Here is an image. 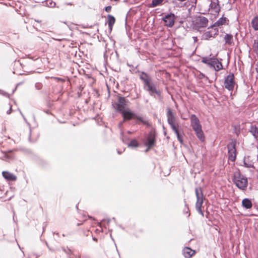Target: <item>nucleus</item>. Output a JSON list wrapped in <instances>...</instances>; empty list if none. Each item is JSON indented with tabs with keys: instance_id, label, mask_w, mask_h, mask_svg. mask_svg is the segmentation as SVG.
<instances>
[{
	"instance_id": "nucleus-1",
	"label": "nucleus",
	"mask_w": 258,
	"mask_h": 258,
	"mask_svg": "<svg viewBox=\"0 0 258 258\" xmlns=\"http://www.w3.org/2000/svg\"><path fill=\"white\" fill-rule=\"evenodd\" d=\"M190 125L193 130L195 131L197 138L202 142H204L205 137L202 129V125L200 124L199 118L196 115L192 114L190 117Z\"/></svg>"
},
{
	"instance_id": "nucleus-2",
	"label": "nucleus",
	"mask_w": 258,
	"mask_h": 258,
	"mask_svg": "<svg viewBox=\"0 0 258 258\" xmlns=\"http://www.w3.org/2000/svg\"><path fill=\"white\" fill-rule=\"evenodd\" d=\"M233 181L238 188L243 190H245L248 185L247 178L242 175L239 170L234 173Z\"/></svg>"
},
{
	"instance_id": "nucleus-3",
	"label": "nucleus",
	"mask_w": 258,
	"mask_h": 258,
	"mask_svg": "<svg viewBox=\"0 0 258 258\" xmlns=\"http://www.w3.org/2000/svg\"><path fill=\"white\" fill-rule=\"evenodd\" d=\"M202 62L211 68H213L216 71H219L223 69L222 62L217 58L203 57L202 58Z\"/></svg>"
},
{
	"instance_id": "nucleus-4",
	"label": "nucleus",
	"mask_w": 258,
	"mask_h": 258,
	"mask_svg": "<svg viewBox=\"0 0 258 258\" xmlns=\"http://www.w3.org/2000/svg\"><path fill=\"white\" fill-rule=\"evenodd\" d=\"M195 192L197 197V202L196 204V209L198 212L204 216V213L202 210L204 198L202 188L200 187L196 188L195 189Z\"/></svg>"
},
{
	"instance_id": "nucleus-5",
	"label": "nucleus",
	"mask_w": 258,
	"mask_h": 258,
	"mask_svg": "<svg viewBox=\"0 0 258 258\" xmlns=\"http://www.w3.org/2000/svg\"><path fill=\"white\" fill-rule=\"evenodd\" d=\"M166 110L167 122L172 130H176V128H179V124L177 122L176 117L170 108H167Z\"/></svg>"
},
{
	"instance_id": "nucleus-6",
	"label": "nucleus",
	"mask_w": 258,
	"mask_h": 258,
	"mask_svg": "<svg viewBox=\"0 0 258 258\" xmlns=\"http://www.w3.org/2000/svg\"><path fill=\"white\" fill-rule=\"evenodd\" d=\"M236 141L232 140L227 145L228 150V159L232 162H234L236 157Z\"/></svg>"
},
{
	"instance_id": "nucleus-7",
	"label": "nucleus",
	"mask_w": 258,
	"mask_h": 258,
	"mask_svg": "<svg viewBox=\"0 0 258 258\" xmlns=\"http://www.w3.org/2000/svg\"><path fill=\"white\" fill-rule=\"evenodd\" d=\"M208 20L206 17L202 16H199L195 17L193 21L194 26L197 28H204L207 26Z\"/></svg>"
},
{
	"instance_id": "nucleus-8",
	"label": "nucleus",
	"mask_w": 258,
	"mask_h": 258,
	"mask_svg": "<svg viewBox=\"0 0 258 258\" xmlns=\"http://www.w3.org/2000/svg\"><path fill=\"white\" fill-rule=\"evenodd\" d=\"M224 87L229 91H233L235 85L234 74L232 73L228 75L224 81Z\"/></svg>"
},
{
	"instance_id": "nucleus-9",
	"label": "nucleus",
	"mask_w": 258,
	"mask_h": 258,
	"mask_svg": "<svg viewBox=\"0 0 258 258\" xmlns=\"http://www.w3.org/2000/svg\"><path fill=\"white\" fill-rule=\"evenodd\" d=\"M126 105V100L124 97L119 96L118 97V102L114 104V107L119 112H122L124 110Z\"/></svg>"
},
{
	"instance_id": "nucleus-10",
	"label": "nucleus",
	"mask_w": 258,
	"mask_h": 258,
	"mask_svg": "<svg viewBox=\"0 0 258 258\" xmlns=\"http://www.w3.org/2000/svg\"><path fill=\"white\" fill-rule=\"evenodd\" d=\"M155 144V136L152 133H150L148 135L147 141L145 143V146L147 147L146 152H148L150 149L153 147Z\"/></svg>"
},
{
	"instance_id": "nucleus-11",
	"label": "nucleus",
	"mask_w": 258,
	"mask_h": 258,
	"mask_svg": "<svg viewBox=\"0 0 258 258\" xmlns=\"http://www.w3.org/2000/svg\"><path fill=\"white\" fill-rule=\"evenodd\" d=\"M175 18L174 14L172 13L166 15L163 18V21L165 23V25L169 27H172L174 24Z\"/></svg>"
},
{
	"instance_id": "nucleus-12",
	"label": "nucleus",
	"mask_w": 258,
	"mask_h": 258,
	"mask_svg": "<svg viewBox=\"0 0 258 258\" xmlns=\"http://www.w3.org/2000/svg\"><path fill=\"white\" fill-rule=\"evenodd\" d=\"M148 87V91L150 93L151 95H153L154 93L156 94L158 96L161 97V92L158 90L155 86L150 82L149 84L146 85Z\"/></svg>"
},
{
	"instance_id": "nucleus-13",
	"label": "nucleus",
	"mask_w": 258,
	"mask_h": 258,
	"mask_svg": "<svg viewBox=\"0 0 258 258\" xmlns=\"http://www.w3.org/2000/svg\"><path fill=\"white\" fill-rule=\"evenodd\" d=\"M209 30L206 32L204 36L206 39H209L210 38L214 37L218 34V30L216 28H211V27L208 28Z\"/></svg>"
},
{
	"instance_id": "nucleus-14",
	"label": "nucleus",
	"mask_w": 258,
	"mask_h": 258,
	"mask_svg": "<svg viewBox=\"0 0 258 258\" xmlns=\"http://www.w3.org/2000/svg\"><path fill=\"white\" fill-rule=\"evenodd\" d=\"M2 175L8 181H15L17 179L16 175L9 171H3Z\"/></svg>"
},
{
	"instance_id": "nucleus-15",
	"label": "nucleus",
	"mask_w": 258,
	"mask_h": 258,
	"mask_svg": "<svg viewBox=\"0 0 258 258\" xmlns=\"http://www.w3.org/2000/svg\"><path fill=\"white\" fill-rule=\"evenodd\" d=\"M229 20L226 17H222L220 18L217 22H216L213 25L211 26V28L214 27H220L223 25L228 24Z\"/></svg>"
},
{
	"instance_id": "nucleus-16",
	"label": "nucleus",
	"mask_w": 258,
	"mask_h": 258,
	"mask_svg": "<svg viewBox=\"0 0 258 258\" xmlns=\"http://www.w3.org/2000/svg\"><path fill=\"white\" fill-rule=\"evenodd\" d=\"M210 11L213 14L218 16L220 11L219 4L215 2H212L210 5Z\"/></svg>"
},
{
	"instance_id": "nucleus-17",
	"label": "nucleus",
	"mask_w": 258,
	"mask_h": 258,
	"mask_svg": "<svg viewBox=\"0 0 258 258\" xmlns=\"http://www.w3.org/2000/svg\"><path fill=\"white\" fill-rule=\"evenodd\" d=\"M196 253L195 250H192L188 247H184L182 250V253L185 258H190Z\"/></svg>"
},
{
	"instance_id": "nucleus-18",
	"label": "nucleus",
	"mask_w": 258,
	"mask_h": 258,
	"mask_svg": "<svg viewBox=\"0 0 258 258\" xmlns=\"http://www.w3.org/2000/svg\"><path fill=\"white\" fill-rule=\"evenodd\" d=\"M124 120H130L132 119H135L136 114L130 111L124 110L121 112Z\"/></svg>"
},
{
	"instance_id": "nucleus-19",
	"label": "nucleus",
	"mask_w": 258,
	"mask_h": 258,
	"mask_svg": "<svg viewBox=\"0 0 258 258\" xmlns=\"http://www.w3.org/2000/svg\"><path fill=\"white\" fill-rule=\"evenodd\" d=\"M249 131L255 139H258V124H251Z\"/></svg>"
},
{
	"instance_id": "nucleus-20",
	"label": "nucleus",
	"mask_w": 258,
	"mask_h": 258,
	"mask_svg": "<svg viewBox=\"0 0 258 258\" xmlns=\"http://www.w3.org/2000/svg\"><path fill=\"white\" fill-rule=\"evenodd\" d=\"M115 18L113 16L111 15H108L107 16V23L110 31L112 30V28L115 23Z\"/></svg>"
},
{
	"instance_id": "nucleus-21",
	"label": "nucleus",
	"mask_w": 258,
	"mask_h": 258,
	"mask_svg": "<svg viewBox=\"0 0 258 258\" xmlns=\"http://www.w3.org/2000/svg\"><path fill=\"white\" fill-rule=\"evenodd\" d=\"M134 119H137L138 122L137 123L140 124L142 123L144 125H146L147 126H150V124L148 120L145 119L144 117L140 116H138L136 114L135 117Z\"/></svg>"
},
{
	"instance_id": "nucleus-22",
	"label": "nucleus",
	"mask_w": 258,
	"mask_h": 258,
	"mask_svg": "<svg viewBox=\"0 0 258 258\" xmlns=\"http://www.w3.org/2000/svg\"><path fill=\"white\" fill-rule=\"evenodd\" d=\"M242 205L246 209H250L252 204L251 201L248 199H244L242 201Z\"/></svg>"
},
{
	"instance_id": "nucleus-23",
	"label": "nucleus",
	"mask_w": 258,
	"mask_h": 258,
	"mask_svg": "<svg viewBox=\"0 0 258 258\" xmlns=\"http://www.w3.org/2000/svg\"><path fill=\"white\" fill-rule=\"evenodd\" d=\"M140 79L144 81L145 85L151 82V79L147 75V74L144 72L142 73L141 75H140Z\"/></svg>"
},
{
	"instance_id": "nucleus-24",
	"label": "nucleus",
	"mask_w": 258,
	"mask_h": 258,
	"mask_svg": "<svg viewBox=\"0 0 258 258\" xmlns=\"http://www.w3.org/2000/svg\"><path fill=\"white\" fill-rule=\"evenodd\" d=\"M226 44L231 45L233 43V36L231 34H226L224 37Z\"/></svg>"
},
{
	"instance_id": "nucleus-25",
	"label": "nucleus",
	"mask_w": 258,
	"mask_h": 258,
	"mask_svg": "<svg viewBox=\"0 0 258 258\" xmlns=\"http://www.w3.org/2000/svg\"><path fill=\"white\" fill-rule=\"evenodd\" d=\"M251 25L255 30H258V17L256 16L251 21Z\"/></svg>"
},
{
	"instance_id": "nucleus-26",
	"label": "nucleus",
	"mask_w": 258,
	"mask_h": 258,
	"mask_svg": "<svg viewBox=\"0 0 258 258\" xmlns=\"http://www.w3.org/2000/svg\"><path fill=\"white\" fill-rule=\"evenodd\" d=\"M174 133L176 134L178 140L180 142L181 144L183 143V140L182 136L179 134L178 132V128H176V130H173Z\"/></svg>"
},
{
	"instance_id": "nucleus-27",
	"label": "nucleus",
	"mask_w": 258,
	"mask_h": 258,
	"mask_svg": "<svg viewBox=\"0 0 258 258\" xmlns=\"http://www.w3.org/2000/svg\"><path fill=\"white\" fill-rule=\"evenodd\" d=\"M10 153H11V151L5 153V156H4L5 159L4 160L5 161H9V160L13 158V157H14L12 155H10Z\"/></svg>"
},
{
	"instance_id": "nucleus-28",
	"label": "nucleus",
	"mask_w": 258,
	"mask_h": 258,
	"mask_svg": "<svg viewBox=\"0 0 258 258\" xmlns=\"http://www.w3.org/2000/svg\"><path fill=\"white\" fill-rule=\"evenodd\" d=\"M163 1V0H152V6L153 7H155L158 5H160L162 4Z\"/></svg>"
},
{
	"instance_id": "nucleus-29",
	"label": "nucleus",
	"mask_w": 258,
	"mask_h": 258,
	"mask_svg": "<svg viewBox=\"0 0 258 258\" xmlns=\"http://www.w3.org/2000/svg\"><path fill=\"white\" fill-rule=\"evenodd\" d=\"M128 146L132 147H137L139 146V143L136 140H132L130 142Z\"/></svg>"
},
{
	"instance_id": "nucleus-30",
	"label": "nucleus",
	"mask_w": 258,
	"mask_h": 258,
	"mask_svg": "<svg viewBox=\"0 0 258 258\" xmlns=\"http://www.w3.org/2000/svg\"><path fill=\"white\" fill-rule=\"evenodd\" d=\"M51 78L54 79L55 80H56L57 81L64 82V80L60 78L52 77Z\"/></svg>"
},
{
	"instance_id": "nucleus-31",
	"label": "nucleus",
	"mask_w": 258,
	"mask_h": 258,
	"mask_svg": "<svg viewBox=\"0 0 258 258\" xmlns=\"http://www.w3.org/2000/svg\"><path fill=\"white\" fill-rule=\"evenodd\" d=\"M111 8H112V7L110 6H107L106 7H105V10L107 12H109L111 11Z\"/></svg>"
},
{
	"instance_id": "nucleus-32",
	"label": "nucleus",
	"mask_w": 258,
	"mask_h": 258,
	"mask_svg": "<svg viewBox=\"0 0 258 258\" xmlns=\"http://www.w3.org/2000/svg\"><path fill=\"white\" fill-rule=\"evenodd\" d=\"M244 163L245 166L246 167H251L253 166V165H252V164L251 163L247 164L245 160H244Z\"/></svg>"
},
{
	"instance_id": "nucleus-33",
	"label": "nucleus",
	"mask_w": 258,
	"mask_h": 258,
	"mask_svg": "<svg viewBox=\"0 0 258 258\" xmlns=\"http://www.w3.org/2000/svg\"><path fill=\"white\" fill-rule=\"evenodd\" d=\"M89 232H90V231H89V230H86V231L85 232V234L87 236H88V234H89Z\"/></svg>"
},
{
	"instance_id": "nucleus-34",
	"label": "nucleus",
	"mask_w": 258,
	"mask_h": 258,
	"mask_svg": "<svg viewBox=\"0 0 258 258\" xmlns=\"http://www.w3.org/2000/svg\"><path fill=\"white\" fill-rule=\"evenodd\" d=\"M11 109H12V108H11V107H10L9 110L7 111V113H8V114H10V113H11Z\"/></svg>"
},
{
	"instance_id": "nucleus-35",
	"label": "nucleus",
	"mask_w": 258,
	"mask_h": 258,
	"mask_svg": "<svg viewBox=\"0 0 258 258\" xmlns=\"http://www.w3.org/2000/svg\"><path fill=\"white\" fill-rule=\"evenodd\" d=\"M255 69H256V71L257 73L258 74V63L256 64V67Z\"/></svg>"
},
{
	"instance_id": "nucleus-36",
	"label": "nucleus",
	"mask_w": 258,
	"mask_h": 258,
	"mask_svg": "<svg viewBox=\"0 0 258 258\" xmlns=\"http://www.w3.org/2000/svg\"><path fill=\"white\" fill-rule=\"evenodd\" d=\"M82 224H83V223H77V226H79V225H82Z\"/></svg>"
},
{
	"instance_id": "nucleus-37",
	"label": "nucleus",
	"mask_w": 258,
	"mask_h": 258,
	"mask_svg": "<svg viewBox=\"0 0 258 258\" xmlns=\"http://www.w3.org/2000/svg\"><path fill=\"white\" fill-rule=\"evenodd\" d=\"M93 239L95 241H97V239L95 237L93 238Z\"/></svg>"
},
{
	"instance_id": "nucleus-38",
	"label": "nucleus",
	"mask_w": 258,
	"mask_h": 258,
	"mask_svg": "<svg viewBox=\"0 0 258 258\" xmlns=\"http://www.w3.org/2000/svg\"><path fill=\"white\" fill-rule=\"evenodd\" d=\"M81 217V216L80 215H79L78 216V218H80Z\"/></svg>"
},
{
	"instance_id": "nucleus-39",
	"label": "nucleus",
	"mask_w": 258,
	"mask_h": 258,
	"mask_svg": "<svg viewBox=\"0 0 258 258\" xmlns=\"http://www.w3.org/2000/svg\"><path fill=\"white\" fill-rule=\"evenodd\" d=\"M83 221L84 222H85V221H86V219H84Z\"/></svg>"
}]
</instances>
